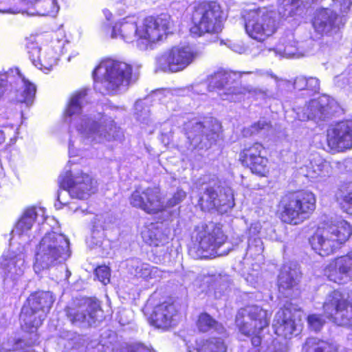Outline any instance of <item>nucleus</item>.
<instances>
[{
	"mask_svg": "<svg viewBox=\"0 0 352 352\" xmlns=\"http://www.w3.org/2000/svg\"><path fill=\"white\" fill-rule=\"evenodd\" d=\"M174 23H104L102 30L107 36L116 38L118 35L126 42L137 37L136 45L140 50L152 49L158 41L173 32Z\"/></svg>",
	"mask_w": 352,
	"mask_h": 352,
	"instance_id": "obj_1",
	"label": "nucleus"
},
{
	"mask_svg": "<svg viewBox=\"0 0 352 352\" xmlns=\"http://www.w3.org/2000/svg\"><path fill=\"white\" fill-rule=\"evenodd\" d=\"M132 66L125 62L107 59L94 70L95 89L102 94L125 91L132 78Z\"/></svg>",
	"mask_w": 352,
	"mask_h": 352,
	"instance_id": "obj_2",
	"label": "nucleus"
},
{
	"mask_svg": "<svg viewBox=\"0 0 352 352\" xmlns=\"http://www.w3.org/2000/svg\"><path fill=\"white\" fill-rule=\"evenodd\" d=\"M69 239L52 232L45 234L36 247L34 270L38 274L61 263L70 256Z\"/></svg>",
	"mask_w": 352,
	"mask_h": 352,
	"instance_id": "obj_3",
	"label": "nucleus"
},
{
	"mask_svg": "<svg viewBox=\"0 0 352 352\" xmlns=\"http://www.w3.org/2000/svg\"><path fill=\"white\" fill-rule=\"evenodd\" d=\"M195 234V243L190 251L195 252L197 258L223 256L230 250L221 228L212 222L197 226Z\"/></svg>",
	"mask_w": 352,
	"mask_h": 352,
	"instance_id": "obj_4",
	"label": "nucleus"
},
{
	"mask_svg": "<svg viewBox=\"0 0 352 352\" xmlns=\"http://www.w3.org/2000/svg\"><path fill=\"white\" fill-rule=\"evenodd\" d=\"M316 209V197L309 191L290 192L283 196L278 204L280 220L298 225L307 219Z\"/></svg>",
	"mask_w": 352,
	"mask_h": 352,
	"instance_id": "obj_5",
	"label": "nucleus"
},
{
	"mask_svg": "<svg viewBox=\"0 0 352 352\" xmlns=\"http://www.w3.org/2000/svg\"><path fill=\"white\" fill-rule=\"evenodd\" d=\"M352 234V227L345 221L319 229L310 239L312 249L322 256L333 253Z\"/></svg>",
	"mask_w": 352,
	"mask_h": 352,
	"instance_id": "obj_6",
	"label": "nucleus"
},
{
	"mask_svg": "<svg viewBox=\"0 0 352 352\" xmlns=\"http://www.w3.org/2000/svg\"><path fill=\"white\" fill-rule=\"evenodd\" d=\"M267 311L257 305H249L240 309L236 316V324L241 333L253 336L251 342L254 348L261 344V331L270 324Z\"/></svg>",
	"mask_w": 352,
	"mask_h": 352,
	"instance_id": "obj_7",
	"label": "nucleus"
},
{
	"mask_svg": "<svg viewBox=\"0 0 352 352\" xmlns=\"http://www.w3.org/2000/svg\"><path fill=\"white\" fill-rule=\"evenodd\" d=\"M65 316L72 324L87 328L104 318L100 302L91 298L76 299L65 309Z\"/></svg>",
	"mask_w": 352,
	"mask_h": 352,
	"instance_id": "obj_8",
	"label": "nucleus"
},
{
	"mask_svg": "<svg viewBox=\"0 0 352 352\" xmlns=\"http://www.w3.org/2000/svg\"><path fill=\"white\" fill-rule=\"evenodd\" d=\"M218 123L200 122L195 118L186 122L183 131L186 137L188 148L190 150H207L214 144L219 138Z\"/></svg>",
	"mask_w": 352,
	"mask_h": 352,
	"instance_id": "obj_9",
	"label": "nucleus"
},
{
	"mask_svg": "<svg viewBox=\"0 0 352 352\" xmlns=\"http://www.w3.org/2000/svg\"><path fill=\"white\" fill-rule=\"evenodd\" d=\"M76 129L82 138L91 142L111 141L120 138L122 135L113 120L98 122L85 116L80 118V123Z\"/></svg>",
	"mask_w": 352,
	"mask_h": 352,
	"instance_id": "obj_10",
	"label": "nucleus"
},
{
	"mask_svg": "<svg viewBox=\"0 0 352 352\" xmlns=\"http://www.w3.org/2000/svg\"><path fill=\"white\" fill-rule=\"evenodd\" d=\"M58 183L63 191L58 192V200L63 204H66L61 199L63 194H69L72 197L84 199H87L96 190V182L84 173L72 175L70 172H67L65 175L59 176Z\"/></svg>",
	"mask_w": 352,
	"mask_h": 352,
	"instance_id": "obj_11",
	"label": "nucleus"
},
{
	"mask_svg": "<svg viewBox=\"0 0 352 352\" xmlns=\"http://www.w3.org/2000/svg\"><path fill=\"white\" fill-rule=\"evenodd\" d=\"M203 190L204 192L199 199V204L202 210L210 211L216 208L220 212H226L234 207L232 190L221 187L217 180L210 181Z\"/></svg>",
	"mask_w": 352,
	"mask_h": 352,
	"instance_id": "obj_12",
	"label": "nucleus"
},
{
	"mask_svg": "<svg viewBox=\"0 0 352 352\" xmlns=\"http://www.w3.org/2000/svg\"><path fill=\"white\" fill-rule=\"evenodd\" d=\"M199 56L190 45L173 47L157 59L159 67L164 72H177L183 70Z\"/></svg>",
	"mask_w": 352,
	"mask_h": 352,
	"instance_id": "obj_13",
	"label": "nucleus"
},
{
	"mask_svg": "<svg viewBox=\"0 0 352 352\" xmlns=\"http://www.w3.org/2000/svg\"><path fill=\"white\" fill-rule=\"evenodd\" d=\"M233 79L231 74L226 72H218L211 76L209 89H219L218 94L222 100L236 102L241 99V96L250 93L251 89L238 85H232Z\"/></svg>",
	"mask_w": 352,
	"mask_h": 352,
	"instance_id": "obj_14",
	"label": "nucleus"
},
{
	"mask_svg": "<svg viewBox=\"0 0 352 352\" xmlns=\"http://www.w3.org/2000/svg\"><path fill=\"white\" fill-rule=\"evenodd\" d=\"M130 203L148 214H157L166 210L165 201L158 188L148 187L142 190H135L131 196Z\"/></svg>",
	"mask_w": 352,
	"mask_h": 352,
	"instance_id": "obj_15",
	"label": "nucleus"
},
{
	"mask_svg": "<svg viewBox=\"0 0 352 352\" xmlns=\"http://www.w3.org/2000/svg\"><path fill=\"white\" fill-rule=\"evenodd\" d=\"M340 107L333 100L327 97L311 100L300 111L297 113L300 120H325L333 116Z\"/></svg>",
	"mask_w": 352,
	"mask_h": 352,
	"instance_id": "obj_16",
	"label": "nucleus"
},
{
	"mask_svg": "<svg viewBox=\"0 0 352 352\" xmlns=\"http://www.w3.org/2000/svg\"><path fill=\"white\" fill-rule=\"evenodd\" d=\"M297 311L289 302L285 303L283 308L277 311L273 322L276 334L285 339H290L293 336L298 334L301 329L300 325L295 319Z\"/></svg>",
	"mask_w": 352,
	"mask_h": 352,
	"instance_id": "obj_17",
	"label": "nucleus"
},
{
	"mask_svg": "<svg viewBox=\"0 0 352 352\" xmlns=\"http://www.w3.org/2000/svg\"><path fill=\"white\" fill-rule=\"evenodd\" d=\"M328 146L337 151L352 148V125L346 122H340L327 132Z\"/></svg>",
	"mask_w": 352,
	"mask_h": 352,
	"instance_id": "obj_18",
	"label": "nucleus"
},
{
	"mask_svg": "<svg viewBox=\"0 0 352 352\" xmlns=\"http://www.w3.org/2000/svg\"><path fill=\"white\" fill-rule=\"evenodd\" d=\"M300 277L299 269L295 265H284L278 278L279 292L285 298L293 297L298 291Z\"/></svg>",
	"mask_w": 352,
	"mask_h": 352,
	"instance_id": "obj_19",
	"label": "nucleus"
},
{
	"mask_svg": "<svg viewBox=\"0 0 352 352\" xmlns=\"http://www.w3.org/2000/svg\"><path fill=\"white\" fill-rule=\"evenodd\" d=\"M329 272V279L335 283L341 284L352 280V252L336 258Z\"/></svg>",
	"mask_w": 352,
	"mask_h": 352,
	"instance_id": "obj_20",
	"label": "nucleus"
},
{
	"mask_svg": "<svg viewBox=\"0 0 352 352\" xmlns=\"http://www.w3.org/2000/svg\"><path fill=\"white\" fill-rule=\"evenodd\" d=\"M220 6L214 2L204 3L195 8L192 14V22H223L226 20Z\"/></svg>",
	"mask_w": 352,
	"mask_h": 352,
	"instance_id": "obj_21",
	"label": "nucleus"
},
{
	"mask_svg": "<svg viewBox=\"0 0 352 352\" xmlns=\"http://www.w3.org/2000/svg\"><path fill=\"white\" fill-rule=\"evenodd\" d=\"M127 267L132 274L147 280H158L162 277L164 273L157 267L142 263L137 258L129 259L127 263Z\"/></svg>",
	"mask_w": 352,
	"mask_h": 352,
	"instance_id": "obj_22",
	"label": "nucleus"
},
{
	"mask_svg": "<svg viewBox=\"0 0 352 352\" xmlns=\"http://www.w3.org/2000/svg\"><path fill=\"white\" fill-rule=\"evenodd\" d=\"M25 259L23 254L3 256L0 258V270L8 278L13 280L21 276L24 272Z\"/></svg>",
	"mask_w": 352,
	"mask_h": 352,
	"instance_id": "obj_23",
	"label": "nucleus"
},
{
	"mask_svg": "<svg viewBox=\"0 0 352 352\" xmlns=\"http://www.w3.org/2000/svg\"><path fill=\"white\" fill-rule=\"evenodd\" d=\"M176 309L173 304L164 302L155 307L150 320L157 328L166 329L170 327Z\"/></svg>",
	"mask_w": 352,
	"mask_h": 352,
	"instance_id": "obj_24",
	"label": "nucleus"
},
{
	"mask_svg": "<svg viewBox=\"0 0 352 352\" xmlns=\"http://www.w3.org/2000/svg\"><path fill=\"white\" fill-rule=\"evenodd\" d=\"M45 317L46 314L44 312L36 311L30 306L24 305L20 316L21 327L28 332L34 333L42 324Z\"/></svg>",
	"mask_w": 352,
	"mask_h": 352,
	"instance_id": "obj_25",
	"label": "nucleus"
},
{
	"mask_svg": "<svg viewBox=\"0 0 352 352\" xmlns=\"http://www.w3.org/2000/svg\"><path fill=\"white\" fill-rule=\"evenodd\" d=\"M54 299L52 292L38 291L32 294L25 305L36 309V311H41L47 314L51 309Z\"/></svg>",
	"mask_w": 352,
	"mask_h": 352,
	"instance_id": "obj_26",
	"label": "nucleus"
},
{
	"mask_svg": "<svg viewBox=\"0 0 352 352\" xmlns=\"http://www.w3.org/2000/svg\"><path fill=\"white\" fill-rule=\"evenodd\" d=\"M246 33L253 39L263 41L276 31L274 23H245Z\"/></svg>",
	"mask_w": 352,
	"mask_h": 352,
	"instance_id": "obj_27",
	"label": "nucleus"
},
{
	"mask_svg": "<svg viewBox=\"0 0 352 352\" xmlns=\"http://www.w3.org/2000/svg\"><path fill=\"white\" fill-rule=\"evenodd\" d=\"M307 168V175L312 178L329 177L332 171L329 162L318 155H313Z\"/></svg>",
	"mask_w": 352,
	"mask_h": 352,
	"instance_id": "obj_28",
	"label": "nucleus"
},
{
	"mask_svg": "<svg viewBox=\"0 0 352 352\" xmlns=\"http://www.w3.org/2000/svg\"><path fill=\"white\" fill-rule=\"evenodd\" d=\"M276 52L287 58L299 57L301 54L298 52L297 43L292 31H288L285 36L280 38L276 45Z\"/></svg>",
	"mask_w": 352,
	"mask_h": 352,
	"instance_id": "obj_29",
	"label": "nucleus"
},
{
	"mask_svg": "<svg viewBox=\"0 0 352 352\" xmlns=\"http://www.w3.org/2000/svg\"><path fill=\"white\" fill-rule=\"evenodd\" d=\"M86 96V89L80 90L72 96L65 111V121L71 122L72 116L81 113L84 104L87 102Z\"/></svg>",
	"mask_w": 352,
	"mask_h": 352,
	"instance_id": "obj_30",
	"label": "nucleus"
},
{
	"mask_svg": "<svg viewBox=\"0 0 352 352\" xmlns=\"http://www.w3.org/2000/svg\"><path fill=\"white\" fill-rule=\"evenodd\" d=\"M37 215L36 208H27L16 223L14 232L19 235L26 233L32 228Z\"/></svg>",
	"mask_w": 352,
	"mask_h": 352,
	"instance_id": "obj_31",
	"label": "nucleus"
},
{
	"mask_svg": "<svg viewBox=\"0 0 352 352\" xmlns=\"http://www.w3.org/2000/svg\"><path fill=\"white\" fill-rule=\"evenodd\" d=\"M197 327L200 332L216 331L222 334L225 331L223 326L215 320L207 313H202L199 316Z\"/></svg>",
	"mask_w": 352,
	"mask_h": 352,
	"instance_id": "obj_32",
	"label": "nucleus"
},
{
	"mask_svg": "<svg viewBox=\"0 0 352 352\" xmlns=\"http://www.w3.org/2000/svg\"><path fill=\"white\" fill-rule=\"evenodd\" d=\"M192 36H201L205 34H218L223 29L222 23H188Z\"/></svg>",
	"mask_w": 352,
	"mask_h": 352,
	"instance_id": "obj_33",
	"label": "nucleus"
},
{
	"mask_svg": "<svg viewBox=\"0 0 352 352\" xmlns=\"http://www.w3.org/2000/svg\"><path fill=\"white\" fill-rule=\"evenodd\" d=\"M302 352H344L338 351L336 347L316 338H308L302 346Z\"/></svg>",
	"mask_w": 352,
	"mask_h": 352,
	"instance_id": "obj_34",
	"label": "nucleus"
},
{
	"mask_svg": "<svg viewBox=\"0 0 352 352\" xmlns=\"http://www.w3.org/2000/svg\"><path fill=\"white\" fill-rule=\"evenodd\" d=\"M16 70L23 82L22 91L21 96L18 98V101L22 103H25L27 106H30L33 103L35 97L36 91V87L34 84L25 79L18 69H16Z\"/></svg>",
	"mask_w": 352,
	"mask_h": 352,
	"instance_id": "obj_35",
	"label": "nucleus"
},
{
	"mask_svg": "<svg viewBox=\"0 0 352 352\" xmlns=\"http://www.w3.org/2000/svg\"><path fill=\"white\" fill-rule=\"evenodd\" d=\"M227 346L220 338H210L202 340L197 346L198 352H226Z\"/></svg>",
	"mask_w": 352,
	"mask_h": 352,
	"instance_id": "obj_36",
	"label": "nucleus"
},
{
	"mask_svg": "<svg viewBox=\"0 0 352 352\" xmlns=\"http://www.w3.org/2000/svg\"><path fill=\"white\" fill-rule=\"evenodd\" d=\"M337 197L343 210L352 214V182L342 186Z\"/></svg>",
	"mask_w": 352,
	"mask_h": 352,
	"instance_id": "obj_37",
	"label": "nucleus"
},
{
	"mask_svg": "<svg viewBox=\"0 0 352 352\" xmlns=\"http://www.w3.org/2000/svg\"><path fill=\"white\" fill-rule=\"evenodd\" d=\"M264 151V147L258 142L246 146L240 153V159L242 163L245 164H251L252 160L258 157L263 156L262 153Z\"/></svg>",
	"mask_w": 352,
	"mask_h": 352,
	"instance_id": "obj_38",
	"label": "nucleus"
},
{
	"mask_svg": "<svg viewBox=\"0 0 352 352\" xmlns=\"http://www.w3.org/2000/svg\"><path fill=\"white\" fill-rule=\"evenodd\" d=\"M271 128V122L265 118H262L252 124L250 126L243 129V135L245 137L258 134L264 135Z\"/></svg>",
	"mask_w": 352,
	"mask_h": 352,
	"instance_id": "obj_39",
	"label": "nucleus"
},
{
	"mask_svg": "<svg viewBox=\"0 0 352 352\" xmlns=\"http://www.w3.org/2000/svg\"><path fill=\"white\" fill-rule=\"evenodd\" d=\"M311 38L313 40H317L325 35H331L333 32L337 30L338 28L335 23H311Z\"/></svg>",
	"mask_w": 352,
	"mask_h": 352,
	"instance_id": "obj_40",
	"label": "nucleus"
},
{
	"mask_svg": "<svg viewBox=\"0 0 352 352\" xmlns=\"http://www.w3.org/2000/svg\"><path fill=\"white\" fill-rule=\"evenodd\" d=\"M274 13L269 12L265 8H258L257 10H250L249 12L245 16V20L255 22H266L270 21L273 18Z\"/></svg>",
	"mask_w": 352,
	"mask_h": 352,
	"instance_id": "obj_41",
	"label": "nucleus"
},
{
	"mask_svg": "<svg viewBox=\"0 0 352 352\" xmlns=\"http://www.w3.org/2000/svg\"><path fill=\"white\" fill-rule=\"evenodd\" d=\"M144 238L147 243L155 247L163 245L167 242V237L159 230H148L144 233Z\"/></svg>",
	"mask_w": 352,
	"mask_h": 352,
	"instance_id": "obj_42",
	"label": "nucleus"
},
{
	"mask_svg": "<svg viewBox=\"0 0 352 352\" xmlns=\"http://www.w3.org/2000/svg\"><path fill=\"white\" fill-rule=\"evenodd\" d=\"M267 159L265 157L262 156L258 157L256 160H252V162H251V164L245 165L250 167L252 173L259 175H264L267 171Z\"/></svg>",
	"mask_w": 352,
	"mask_h": 352,
	"instance_id": "obj_43",
	"label": "nucleus"
},
{
	"mask_svg": "<svg viewBox=\"0 0 352 352\" xmlns=\"http://www.w3.org/2000/svg\"><path fill=\"white\" fill-rule=\"evenodd\" d=\"M338 14L329 8H320L316 10L315 19L319 22H334Z\"/></svg>",
	"mask_w": 352,
	"mask_h": 352,
	"instance_id": "obj_44",
	"label": "nucleus"
},
{
	"mask_svg": "<svg viewBox=\"0 0 352 352\" xmlns=\"http://www.w3.org/2000/svg\"><path fill=\"white\" fill-rule=\"evenodd\" d=\"M135 115L140 122L148 124L149 121L150 110L148 107L143 106L142 101H138L135 104Z\"/></svg>",
	"mask_w": 352,
	"mask_h": 352,
	"instance_id": "obj_45",
	"label": "nucleus"
},
{
	"mask_svg": "<svg viewBox=\"0 0 352 352\" xmlns=\"http://www.w3.org/2000/svg\"><path fill=\"white\" fill-rule=\"evenodd\" d=\"M263 251V242L260 238L250 239L247 249L248 254L252 257H256L261 255Z\"/></svg>",
	"mask_w": 352,
	"mask_h": 352,
	"instance_id": "obj_46",
	"label": "nucleus"
},
{
	"mask_svg": "<svg viewBox=\"0 0 352 352\" xmlns=\"http://www.w3.org/2000/svg\"><path fill=\"white\" fill-rule=\"evenodd\" d=\"M104 232L98 230H94L91 236L87 239V243L91 248L100 247L102 243Z\"/></svg>",
	"mask_w": 352,
	"mask_h": 352,
	"instance_id": "obj_47",
	"label": "nucleus"
},
{
	"mask_svg": "<svg viewBox=\"0 0 352 352\" xmlns=\"http://www.w3.org/2000/svg\"><path fill=\"white\" fill-rule=\"evenodd\" d=\"M186 197V193L182 189H177L166 202H165L166 210L168 208L174 207L181 203Z\"/></svg>",
	"mask_w": 352,
	"mask_h": 352,
	"instance_id": "obj_48",
	"label": "nucleus"
},
{
	"mask_svg": "<svg viewBox=\"0 0 352 352\" xmlns=\"http://www.w3.org/2000/svg\"><path fill=\"white\" fill-rule=\"evenodd\" d=\"M303 3V0H283V7L288 12V15L295 14Z\"/></svg>",
	"mask_w": 352,
	"mask_h": 352,
	"instance_id": "obj_49",
	"label": "nucleus"
},
{
	"mask_svg": "<svg viewBox=\"0 0 352 352\" xmlns=\"http://www.w3.org/2000/svg\"><path fill=\"white\" fill-rule=\"evenodd\" d=\"M307 322L309 327L314 331H320L322 327L324 324V320L320 315L311 314L307 318Z\"/></svg>",
	"mask_w": 352,
	"mask_h": 352,
	"instance_id": "obj_50",
	"label": "nucleus"
},
{
	"mask_svg": "<svg viewBox=\"0 0 352 352\" xmlns=\"http://www.w3.org/2000/svg\"><path fill=\"white\" fill-rule=\"evenodd\" d=\"M95 274L98 279L104 285L110 282V270L106 265L99 266L95 270Z\"/></svg>",
	"mask_w": 352,
	"mask_h": 352,
	"instance_id": "obj_51",
	"label": "nucleus"
},
{
	"mask_svg": "<svg viewBox=\"0 0 352 352\" xmlns=\"http://www.w3.org/2000/svg\"><path fill=\"white\" fill-rule=\"evenodd\" d=\"M27 48L28 50V54L30 58L33 63H35L36 60H41V49L36 43L29 42L27 43Z\"/></svg>",
	"mask_w": 352,
	"mask_h": 352,
	"instance_id": "obj_52",
	"label": "nucleus"
},
{
	"mask_svg": "<svg viewBox=\"0 0 352 352\" xmlns=\"http://www.w3.org/2000/svg\"><path fill=\"white\" fill-rule=\"evenodd\" d=\"M162 142L168 143L172 133V126L169 122H164L162 128Z\"/></svg>",
	"mask_w": 352,
	"mask_h": 352,
	"instance_id": "obj_53",
	"label": "nucleus"
},
{
	"mask_svg": "<svg viewBox=\"0 0 352 352\" xmlns=\"http://www.w3.org/2000/svg\"><path fill=\"white\" fill-rule=\"evenodd\" d=\"M170 20V16L166 13H162L157 16H149L144 19V22H166Z\"/></svg>",
	"mask_w": 352,
	"mask_h": 352,
	"instance_id": "obj_54",
	"label": "nucleus"
},
{
	"mask_svg": "<svg viewBox=\"0 0 352 352\" xmlns=\"http://www.w3.org/2000/svg\"><path fill=\"white\" fill-rule=\"evenodd\" d=\"M307 89L311 90L314 92H318L320 89L319 80L314 77L307 78Z\"/></svg>",
	"mask_w": 352,
	"mask_h": 352,
	"instance_id": "obj_55",
	"label": "nucleus"
},
{
	"mask_svg": "<svg viewBox=\"0 0 352 352\" xmlns=\"http://www.w3.org/2000/svg\"><path fill=\"white\" fill-rule=\"evenodd\" d=\"M307 78L302 76L297 77L294 82V88L298 90L307 89Z\"/></svg>",
	"mask_w": 352,
	"mask_h": 352,
	"instance_id": "obj_56",
	"label": "nucleus"
},
{
	"mask_svg": "<svg viewBox=\"0 0 352 352\" xmlns=\"http://www.w3.org/2000/svg\"><path fill=\"white\" fill-rule=\"evenodd\" d=\"M127 352H155V351L147 348L142 344H135L130 346L127 349Z\"/></svg>",
	"mask_w": 352,
	"mask_h": 352,
	"instance_id": "obj_57",
	"label": "nucleus"
},
{
	"mask_svg": "<svg viewBox=\"0 0 352 352\" xmlns=\"http://www.w3.org/2000/svg\"><path fill=\"white\" fill-rule=\"evenodd\" d=\"M8 86V76L6 74H0V98L4 94Z\"/></svg>",
	"mask_w": 352,
	"mask_h": 352,
	"instance_id": "obj_58",
	"label": "nucleus"
},
{
	"mask_svg": "<svg viewBox=\"0 0 352 352\" xmlns=\"http://www.w3.org/2000/svg\"><path fill=\"white\" fill-rule=\"evenodd\" d=\"M334 2L339 3L342 12L346 13L352 5V0H333Z\"/></svg>",
	"mask_w": 352,
	"mask_h": 352,
	"instance_id": "obj_59",
	"label": "nucleus"
},
{
	"mask_svg": "<svg viewBox=\"0 0 352 352\" xmlns=\"http://www.w3.org/2000/svg\"><path fill=\"white\" fill-rule=\"evenodd\" d=\"M334 82L338 87H342L349 84V80L344 74H342L340 76H336L334 79Z\"/></svg>",
	"mask_w": 352,
	"mask_h": 352,
	"instance_id": "obj_60",
	"label": "nucleus"
},
{
	"mask_svg": "<svg viewBox=\"0 0 352 352\" xmlns=\"http://www.w3.org/2000/svg\"><path fill=\"white\" fill-rule=\"evenodd\" d=\"M50 6L52 7V9L51 10H48L45 12L42 13L41 14L42 15L54 16L57 14V12H58L59 8L56 5V2L55 1V0L52 1Z\"/></svg>",
	"mask_w": 352,
	"mask_h": 352,
	"instance_id": "obj_61",
	"label": "nucleus"
},
{
	"mask_svg": "<svg viewBox=\"0 0 352 352\" xmlns=\"http://www.w3.org/2000/svg\"><path fill=\"white\" fill-rule=\"evenodd\" d=\"M102 12L107 21H111L114 19L113 14L109 10L104 9L102 10Z\"/></svg>",
	"mask_w": 352,
	"mask_h": 352,
	"instance_id": "obj_62",
	"label": "nucleus"
},
{
	"mask_svg": "<svg viewBox=\"0 0 352 352\" xmlns=\"http://www.w3.org/2000/svg\"><path fill=\"white\" fill-rule=\"evenodd\" d=\"M5 140L4 134L2 131H0V144L3 142Z\"/></svg>",
	"mask_w": 352,
	"mask_h": 352,
	"instance_id": "obj_63",
	"label": "nucleus"
},
{
	"mask_svg": "<svg viewBox=\"0 0 352 352\" xmlns=\"http://www.w3.org/2000/svg\"><path fill=\"white\" fill-rule=\"evenodd\" d=\"M248 352H260V349L258 348H254L253 347L252 349H250Z\"/></svg>",
	"mask_w": 352,
	"mask_h": 352,
	"instance_id": "obj_64",
	"label": "nucleus"
}]
</instances>
